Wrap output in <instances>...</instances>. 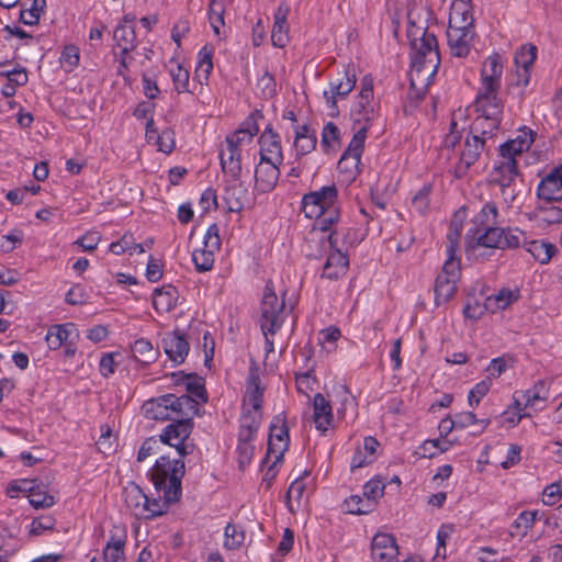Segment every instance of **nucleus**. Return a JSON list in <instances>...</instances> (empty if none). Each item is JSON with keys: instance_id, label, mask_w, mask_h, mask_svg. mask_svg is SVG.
<instances>
[{"instance_id": "nucleus-11", "label": "nucleus", "mask_w": 562, "mask_h": 562, "mask_svg": "<svg viewBox=\"0 0 562 562\" xmlns=\"http://www.w3.org/2000/svg\"><path fill=\"white\" fill-rule=\"evenodd\" d=\"M282 162H273L262 155L255 169V188L260 193L271 192L280 178L279 167Z\"/></svg>"}, {"instance_id": "nucleus-40", "label": "nucleus", "mask_w": 562, "mask_h": 562, "mask_svg": "<svg viewBox=\"0 0 562 562\" xmlns=\"http://www.w3.org/2000/svg\"><path fill=\"white\" fill-rule=\"evenodd\" d=\"M368 130H369V126L363 125L361 128H359L353 134L348 147L345 149L346 155L353 156L361 160Z\"/></svg>"}, {"instance_id": "nucleus-28", "label": "nucleus", "mask_w": 562, "mask_h": 562, "mask_svg": "<svg viewBox=\"0 0 562 562\" xmlns=\"http://www.w3.org/2000/svg\"><path fill=\"white\" fill-rule=\"evenodd\" d=\"M172 402V406L175 407V415L177 418L181 417H192L200 416V405L199 402L190 395L182 394L176 395L169 393Z\"/></svg>"}, {"instance_id": "nucleus-54", "label": "nucleus", "mask_w": 562, "mask_h": 562, "mask_svg": "<svg viewBox=\"0 0 562 562\" xmlns=\"http://www.w3.org/2000/svg\"><path fill=\"white\" fill-rule=\"evenodd\" d=\"M525 406L533 407L538 402L547 400V390L543 382L537 383L532 389L524 392Z\"/></svg>"}, {"instance_id": "nucleus-2", "label": "nucleus", "mask_w": 562, "mask_h": 562, "mask_svg": "<svg viewBox=\"0 0 562 562\" xmlns=\"http://www.w3.org/2000/svg\"><path fill=\"white\" fill-rule=\"evenodd\" d=\"M521 232L518 228L487 226L468 229L465 234V252L468 257H484L476 254L481 248L515 249L520 246Z\"/></svg>"}, {"instance_id": "nucleus-30", "label": "nucleus", "mask_w": 562, "mask_h": 562, "mask_svg": "<svg viewBox=\"0 0 562 562\" xmlns=\"http://www.w3.org/2000/svg\"><path fill=\"white\" fill-rule=\"evenodd\" d=\"M518 299L519 292L517 290L513 291L509 288H503L496 294L486 297L487 307L491 313H496L497 311L505 310Z\"/></svg>"}, {"instance_id": "nucleus-13", "label": "nucleus", "mask_w": 562, "mask_h": 562, "mask_svg": "<svg viewBox=\"0 0 562 562\" xmlns=\"http://www.w3.org/2000/svg\"><path fill=\"white\" fill-rule=\"evenodd\" d=\"M537 198L547 201L562 200V165L554 167L538 184Z\"/></svg>"}, {"instance_id": "nucleus-43", "label": "nucleus", "mask_w": 562, "mask_h": 562, "mask_svg": "<svg viewBox=\"0 0 562 562\" xmlns=\"http://www.w3.org/2000/svg\"><path fill=\"white\" fill-rule=\"evenodd\" d=\"M557 251L553 244L544 241H532L530 252L540 263H548Z\"/></svg>"}, {"instance_id": "nucleus-15", "label": "nucleus", "mask_w": 562, "mask_h": 562, "mask_svg": "<svg viewBox=\"0 0 562 562\" xmlns=\"http://www.w3.org/2000/svg\"><path fill=\"white\" fill-rule=\"evenodd\" d=\"M161 346L168 358L176 364L184 362L190 349L186 335L179 330L166 334Z\"/></svg>"}, {"instance_id": "nucleus-4", "label": "nucleus", "mask_w": 562, "mask_h": 562, "mask_svg": "<svg viewBox=\"0 0 562 562\" xmlns=\"http://www.w3.org/2000/svg\"><path fill=\"white\" fill-rule=\"evenodd\" d=\"M475 112L470 132L485 143L493 138L503 121L504 104L499 98H475Z\"/></svg>"}, {"instance_id": "nucleus-12", "label": "nucleus", "mask_w": 562, "mask_h": 562, "mask_svg": "<svg viewBox=\"0 0 562 562\" xmlns=\"http://www.w3.org/2000/svg\"><path fill=\"white\" fill-rule=\"evenodd\" d=\"M171 379L175 386H184L187 395L192 396L196 401L206 403L209 400L205 389L204 379L196 373H186L184 371H177L171 373Z\"/></svg>"}, {"instance_id": "nucleus-8", "label": "nucleus", "mask_w": 562, "mask_h": 562, "mask_svg": "<svg viewBox=\"0 0 562 562\" xmlns=\"http://www.w3.org/2000/svg\"><path fill=\"white\" fill-rule=\"evenodd\" d=\"M503 64L499 55L488 56L481 69L482 88L476 98H498Z\"/></svg>"}, {"instance_id": "nucleus-18", "label": "nucleus", "mask_w": 562, "mask_h": 562, "mask_svg": "<svg viewBox=\"0 0 562 562\" xmlns=\"http://www.w3.org/2000/svg\"><path fill=\"white\" fill-rule=\"evenodd\" d=\"M557 201L538 199L533 211V220L539 226H549L562 223V207L555 205Z\"/></svg>"}, {"instance_id": "nucleus-37", "label": "nucleus", "mask_w": 562, "mask_h": 562, "mask_svg": "<svg viewBox=\"0 0 562 562\" xmlns=\"http://www.w3.org/2000/svg\"><path fill=\"white\" fill-rule=\"evenodd\" d=\"M29 502L35 509H46L56 504V498L47 491H42L38 485H35L34 490L29 495Z\"/></svg>"}, {"instance_id": "nucleus-7", "label": "nucleus", "mask_w": 562, "mask_h": 562, "mask_svg": "<svg viewBox=\"0 0 562 562\" xmlns=\"http://www.w3.org/2000/svg\"><path fill=\"white\" fill-rule=\"evenodd\" d=\"M220 228L216 223L211 224L203 238V248L192 252V261L196 271L206 272L214 266V254L221 248Z\"/></svg>"}, {"instance_id": "nucleus-50", "label": "nucleus", "mask_w": 562, "mask_h": 562, "mask_svg": "<svg viewBox=\"0 0 562 562\" xmlns=\"http://www.w3.org/2000/svg\"><path fill=\"white\" fill-rule=\"evenodd\" d=\"M305 490H306V486H305V483L303 482V476L295 479L291 483V485L286 492V506L291 513L295 512V509L292 505V499L296 501L297 504L300 505L301 499L303 498V495L305 493Z\"/></svg>"}, {"instance_id": "nucleus-6", "label": "nucleus", "mask_w": 562, "mask_h": 562, "mask_svg": "<svg viewBox=\"0 0 562 562\" xmlns=\"http://www.w3.org/2000/svg\"><path fill=\"white\" fill-rule=\"evenodd\" d=\"M338 190L335 184L324 186L319 190L311 191L302 198V210L306 217L319 216L324 211L338 207Z\"/></svg>"}, {"instance_id": "nucleus-57", "label": "nucleus", "mask_w": 562, "mask_h": 562, "mask_svg": "<svg viewBox=\"0 0 562 562\" xmlns=\"http://www.w3.org/2000/svg\"><path fill=\"white\" fill-rule=\"evenodd\" d=\"M486 311H490L487 307V301L481 303L477 300H473V302L469 301L463 307V315L467 319L479 321L483 317Z\"/></svg>"}, {"instance_id": "nucleus-1", "label": "nucleus", "mask_w": 562, "mask_h": 562, "mask_svg": "<svg viewBox=\"0 0 562 562\" xmlns=\"http://www.w3.org/2000/svg\"><path fill=\"white\" fill-rule=\"evenodd\" d=\"M430 16L429 9L418 10L415 2L407 9V38L414 52L412 68L419 74L431 65L432 69L428 75V80L436 76L440 65L437 37L428 31Z\"/></svg>"}, {"instance_id": "nucleus-35", "label": "nucleus", "mask_w": 562, "mask_h": 562, "mask_svg": "<svg viewBox=\"0 0 562 562\" xmlns=\"http://www.w3.org/2000/svg\"><path fill=\"white\" fill-rule=\"evenodd\" d=\"M537 58V47L535 45H524L515 53L514 61L517 69H522L525 72L529 70Z\"/></svg>"}, {"instance_id": "nucleus-58", "label": "nucleus", "mask_w": 562, "mask_h": 562, "mask_svg": "<svg viewBox=\"0 0 562 562\" xmlns=\"http://www.w3.org/2000/svg\"><path fill=\"white\" fill-rule=\"evenodd\" d=\"M263 114L256 110L252 112L241 124L240 132H244V135L247 136V142H251L252 137L258 134V120L262 119Z\"/></svg>"}, {"instance_id": "nucleus-16", "label": "nucleus", "mask_w": 562, "mask_h": 562, "mask_svg": "<svg viewBox=\"0 0 562 562\" xmlns=\"http://www.w3.org/2000/svg\"><path fill=\"white\" fill-rule=\"evenodd\" d=\"M194 422L192 417L175 418L168 424L160 434V441L165 445L172 446V443L180 440H187L192 434Z\"/></svg>"}, {"instance_id": "nucleus-64", "label": "nucleus", "mask_w": 562, "mask_h": 562, "mask_svg": "<svg viewBox=\"0 0 562 562\" xmlns=\"http://www.w3.org/2000/svg\"><path fill=\"white\" fill-rule=\"evenodd\" d=\"M431 187L430 184L424 186L413 198L412 204L415 207V210L424 214L428 206H429V194H430Z\"/></svg>"}, {"instance_id": "nucleus-59", "label": "nucleus", "mask_w": 562, "mask_h": 562, "mask_svg": "<svg viewBox=\"0 0 562 562\" xmlns=\"http://www.w3.org/2000/svg\"><path fill=\"white\" fill-rule=\"evenodd\" d=\"M158 150L164 154H171L176 147L175 131L172 128L164 130L157 140L154 143Z\"/></svg>"}, {"instance_id": "nucleus-61", "label": "nucleus", "mask_w": 562, "mask_h": 562, "mask_svg": "<svg viewBox=\"0 0 562 562\" xmlns=\"http://www.w3.org/2000/svg\"><path fill=\"white\" fill-rule=\"evenodd\" d=\"M142 85H143V92L147 99L155 100L158 98L160 90L157 85L155 72H153V74L144 72L142 75Z\"/></svg>"}, {"instance_id": "nucleus-17", "label": "nucleus", "mask_w": 562, "mask_h": 562, "mask_svg": "<svg viewBox=\"0 0 562 562\" xmlns=\"http://www.w3.org/2000/svg\"><path fill=\"white\" fill-rule=\"evenodd\" d=\"M349 268V258L347 250L329 251L323 266L321 278L327 280H338L344 277Z\"/></svg>"}, {"instance_id": "nucleus-31", "label": "nucleus", "mask_w": 562, "mask_h": 562, "mask_svg": "<svg viewBox=\"0 0 562 562\" xmlns=\"http://www.w3.org/2000/svg\"><path fill=\"white\" fill-rule=\"evenodd\" d=\"M265 387L261 385L260 379L256 374H250L247 380L246 397L251 405V411L260 412L263 403Z\"/></svg>"}, {"instance_id": "nucleus-62", "label": "nucleus", "mask_w": 562, "mask_h": 562, "mask_svg": "<svg viewBox=\"0 0 562 562\" xmlns=\"http://www.w3.org/2000/svg\"><path fill=\"white\" fill-rule=\"evenodd\" d=\"M360 161V159L353 156H348L344 151L337 164V168L340 172L349 173L352 178H355L359 172Z\"/></svg>"}, {"instance_id": "nucleus-32", "label": "nucleus", "mask_w": 562, "mask_h": 562, "mask_svg": "<svg viewBox=\"0 0 562 562\" xmlns=\"http://www.w3.org/2000/svg\"><path fill=\"white\" fill-rule=\"evenodd\" d=\"M456 280L449 279L447 276H437L435 282V302L441 305L448 302L457 291Z\"/></svg>"}, {"instance_id": "nucleus-55", "label": "nucleus", "mask_w": 562, "mask_h": 562, "mask_svg": "<svg viewBox=\"0 0 562 562\" xmlns=\"http://www.w3.org/2000/svg\"><path fill=\"white\" fill-rule=\"evenodd\" d=\"M389 550L391 553L398 550L395 538L390 533H376L372 540L371 551Z\"/></svg>"}, {"instance_id": "nucleus-20", "label": "nucleus", "mask_w": 562, "mask_h": 562, "mask_svg": "<svg viewBox=\"0 0 562 562\" xmlns=\"http://www.w3.org/2000/svg\"><path fill=\"white\" fill-rule=\"evenodd\" d=\"M77 333L74 323L55 324L47 329L45 340L50 350H57L72 339Z\"/></svg>"}, {"instance_id": "nucleus-29", "label": "nucleus", "mask_w": 562, "mask_h": 562, "mask_svg": "<svg viewBox=\"0 0 562 562\" xmlns=\"http://www.w3.org/2000/svg\"><path fill=\"white\" fill-rule=\"evenodd\" d=\"M247 192L246 186L240 180L234 181V183L225 188V199L228 203L229 212H240L243 210Z\"/></svg>"}, {"instance_id": "nucleus-22", "label": "nucleus", "mask_w": 562, "mask_h": 562, "mask_svg": "<svg viewBox=\"0 0 562 562\" xmlns=\"http://www.w3.org/2000/svg\"><path fill=\"white\" fill-rule=\"evenodd\" d=\"M313 408L315 427L325 434L334 420L331 405L322 393H317L313 398Z\"/></svg>"}, {"instance_id": "nucleus-45", "label": "nucleus", "mask_w": 562, "mask_h": 562, "mask_svg": "<svg viewBox=\"0 0 562 562\" xmlns=\"http://www.w3.org/2000/svg\"><path fill=\"white\" fill-rule=\"evenodd\" d=\"M340 142V130L333 122H327L322 131L321 146L325 153L333 148L334 143Z\"/></svg>"}, {"instance_id": "nucleus-56", "label": "nucleus", "mask_w": 562, "mask_h": 562, "mask_svg": "<svg viewBox=\"0 0 562 562\" xmlns=\"http://www.w3.org/2000/svg\"><path fill=\"white\" fill-rule=\"evenodd\" d=\"M538 516L537 510H524L512 524V528L521 530L522 536L533 526Z\"/></svg>"}, {"instance_id": "nucleus-42", "label": "nucleus", "mask_w": 562, "mask_h": 562, "mask_svg": "<svg viewBox=\"0 0 562 562\" xmlns=\"http://www.w3.org/2000/svg\"><path fill=\"white\" fill-rule=\"evenodd\" d=\"M224 13L225 7L224 2H210L209 5V21L213 32L216 36L221 35V27L224 26Z\"/></svg>"}, {"instance_id": "nucleus-36", "label": "nucleus", "mask_w": 562, "mask_h": 562, "mask_svg": "<svg viewBox=\"0 0 562 562\" xmlns=\"http://www.w3.org/2000/svg\"><path fill=\"white\" fill-rule=\"evenodd\" d=\"M177 502H167L166 498H149L145 497V503H143V508L148 514L146 515L147 519H154L156 517H160L168 512L170 505L176 504Z\"/></svg>"}, {"instance_id": "nucleus-52", "label": "nucleus", "mask_w": 562, "mask_h": 562, "mask_svg": "<svg viewBox=\"0 0 562 562\" xmlns=\"http://www.w3.org/2000/svg\"><path fill=\"white\" fill-rule=\"evenodd\" d=\"M224 547L228 550L238 549L245 539L244 531H238L236 526L233 524H227V526L224 529Z\"/></svg>"}, {"instance_id": "nucleus-14", "label": "nucleus", "mask_w": 562, "mask_h": 562, "mask_svg": "<svg viewBox=\"0 0 562 562\" xmlns=\"http://www.w3.org/2000/svg\"><path fill=\"white\" fill-rule=\"evenodd\" d=\"M142 408L147 419L164 422L176 418L175 407L172 406L169 393L146 401Z\"/></svg>"}, {"instance_id": "nucleus-21", "label": "nucleus", "mask_w": 562, "mask_h": 562, "mask_svg": "<svg viewBox=\"0 0 562 562\" xmlns=\"http://www.w3.org/2000/svg\"><path fill=\"white\" fill-rule=\"evenodd\" d=\"M520 132L521 134L516 138L508 139L499 146V155L502 159L516 160V156L529 149L533 143L532 132H526L525 130Z\"/></svg>"}, {"instance_id": "nucleus-53", "label": "nucleus", "mask_w": 562, "mask_h": 562, "mask_svg": "<svg viewBox=\"0 0 562 562\" xmlns=\"http://www.w3.org/2000/svg\"><path fill=\"white\" fill-rule=\"evenodd\" d=\"M127 540L126 530L121 526H113L104 549L125 550Z\"/></svg>"}, {"instance_id": "nucleus-3", "label": "nucleus", "mask_w": 562, "mask_h": 562, "mask_svg": "<svg viewBox=\"0 0 562 562\" xmlns=\"http://www.w3.org/2000/svg\"><path fill=\"white\" fill-rule=\"evenodd\" d=\"M184 473L186 465L182 459H170L168 456H160L147 475L155 490L165 494L167 502H180Z\"/></svg>"}, {"instance_id": "nucleus-47", "label": "nucleus", "mask_w": 562, "mask_h": 562, "mask_svg": "<svg viewBox=\"0 0 562 562\" xmlns=\"http://www.w3.org/2000/svg\"><path fill=\"white\" fill-rule=\"evenodd\" d=\"M170 76L178 93L189 92L190 74L182 65L177 64L170 69Z\"/></svg>"}, {"instance_id": "nucleus-5", "label": "nucleus", "mask_w": 562, "mask_h": 562, "mask_svg": "<svg viewBox=\"0 0 562 562\" xmlns=\"http://www.w3.org/2000/svg\"><path fill=\"white\" fill-rule=\"evenodd\" d=\"M284 310V300L279 301L273 282L268 280L260 303L259 324L262 334L276 335L281 329L285 319Z\"/></svg>"}, {"instance_id": "nucleus-23", "label": "nucleus", "mask_w": 562, "mask_h": 562, "mask_svg": "<svg viewBox=\"0 0 562 562\" xmlns=\"http://www.w3.org/2000/svg\"><path fill=\"white\" fill-rule=\"evenodd\" d=\"M472 30L448 29L447 37L451 55L463 58L467 57L471 48Z\"/></svg>"}, {"instance_id": "nucleus-24", "label": "nucleus", "mask_w": 562, "mask_h": 562, "mask_svg": "<svg viewBox=\"0 0 562 562\" xmlns=\"http://www.w3.org/2000/svg\"><path fill=\"white\" fill-rule=\"evenodd\" d=\"M179 299V292L176 286L166 284L160 289H155L153 293V306L158 313H168L172 311Z\"/></svg>"}, {"instance_id": "nucleus-33", "label": "nucleus", "mask_w": 562, "mask_h": 562, "mask_svg": "<svg viewBox=\"0 0 562 562\" xmlns=\"http://www.w3.org/2000/svg\"><path fill=\"white\" fill-rule=\"evenodd\" d=\"M133 357L143 364L153 363L157 358V350L154 349L148 339L139 338L132 346Z\"/></svg>"}, {"instance_id": "nucleus-51", "label": "nucleus", "mask_w": 562, "mask_h": 562, "mask_svg": "<svg viewBox=\"0 0 562 562\" xmlns=\"http://www.w3.org/2000/svg\"><path fill=\"white\" fill-rule=\"evenodd\" d=\"M339 207H331L324 211L319 216H314L313 218H316V225L319 231L328 232L339 221Z\"/></svg>"}, {"instance_id": "nucleus-63", "label": "nucleus", "mask_w": 562, "mask_h": 562, "mask_svg": "<svg viewBox=\"0 0 562 562\" xmlns=\"http://www.w3.org/2000/svg\"><path fill=\"white\" fill-rule=\"evenodd\" d=\"M257 87L261 91V95L265 99H270L276 94V80L274 77L266 71L257 81Z\"/></svg>"}, {"instance_id": "nucleus-38", "label": "nucleus", "mask_w": 562, "mask_h": 562, "mask_svg": "<svg viewBox=\"0 0 562 562\" xmlns=\"http://www.w3.org/2000/svg\"><path fill=\"white\" fill-rule=\"evenodd\" d=\"M260 144V158H262V155L268 158L269 160H272L273 162H282L283 161V154H282V147H281V139L273 138L269 139L268 142H259Z\"/></svg>"}, {"instance_id": "nucleus-41", "label": "nucleus", "mask_w": 562, "mask_h": 562, "mask_svg": "<svg viewBox=\"0 0 562 562\" xmlns=\"http://www.w3.org/2000/svg\"><path fill=\"white\" fill-rule=\"evenodd\" d=\"M59 61L66 72H71L80 61L79 48L74 44L66 45L60 54Z\"/></svg>"}, {"instance_id": "nucleus-26", "label": "nucleus", "mask_w": 562, "mask_h": 562, "mask_svg": "<svg viewBox=\"0 0 562 562\" xmlns=\"http://www.w3.org/2000/svg\"><path fill=\"white\" fill-rule=\"evenodd\" d=\"M261 422V413L254 412L250 408H244L240 416V426L238 430L239 441H254Z\"/></svg>"}, {"instance_id": "nucleus-25", "label": "nucleus", "mask_w": 562, "mask_h": 562, "mask_svg": "<svg viewBox=\"0 0 562 562\" xmlns=\"http://www.w3.org/2000/svg\"><path fill=\"white\" fill-rule=\"evenodd\" d=\"M518 175L519 171L516 160L503 159L498 165L494 167V182L501 187L502 194L506 193V189L510 188L512 182Z\"/></svg>"}, {"instance_id": "nucleus-10", "label": "nucleus", "mask_w": 562, "mask_h": 562, "mask_svg": "<svg viewBox=\"0 0 562 562\" xmlns=\"http://www.w3.org/2000/svg\"><path fill=\"white\" fill-rule=\"evenodd\" d=\"M486 143L473 133L469 132L464 140V148L461 151L458 164L453 168L457 179L467 176L469 169L477 161L481 153L485 149Z\"/></svg>"}, {"instance_id": "nucleus-19", "label": "nucleus", "mask_w": 562, "mask_h": 562, "mask_svg": "<svg viewBox=\"0 0 562 562\" xmlns=\"http://www.w3.org/2000/svg\"><path fill=\"white\" fill-rule=\"evenodd\" d=\"M473 23L472 2H451L449 29L472 30Z\"/></svg>"}, {"instance_id": "nucleus-49", "label": "nucleus", "mask_w": 562, "mask_h": 562, "mask_svg": "<svg viewBox=\"0 0 562 562\" xmlns=\"http://www.w3.org/2000/svg\"><path fill=\"white\" fill-rule=\"evenodd\" d=\"M56 525V519L52 515H42L38 517H35L31 525L29 533L31 536H40L44 531H52L54 530Z\"/></svg>"}, {"instance_id": "nucleus-60", "label": "nucleus", "mask_w": 562, "mask_h": 562, "mask_svg": "<svg viewBox=\"0 0 562 562\" xmlns=\"http://www.w3.org/2000/svg\"><path fill=\"white\" fill-rule=\"evenodd\" d=\"M384 484L378 479H371L363 485V496L373 502V506H375L376 499L383 496L384 493Z\"/></svg>"}, {"instance_id": "nucleus-39", "label": "nucleus", "mask_w": 562, "mask_h": 562, "mask_svg": "<svg viewBox=\"0 0 562 562\" xmlns=\"http://www.w3.org/2000/svg\"><path fill=\"white\" fill-rule=\"evenodd\" d=\"M213 49L207 45H204L198 53V76L204 77V80H209V77L213 70Z\"/></svg>"}, {"instance_id": "nucleus-9", "label": "nucleus", "mask_w": 562, "mask_h": 562, "mask_svg": "<svg viewBox=\"0 0 562 562\" xmlns=\"http://www.w3.org/2000/svg\"><path fill=\"white\" fill-rule=\"evenodd\" d=\"M290 443L289 427L286 425L285 415L279 414L272 418L270 424V432L268 440V451L262 463H266L269 456L273 454L277 462L283 460L284 452L288 450Z\"/></svg>"}, {"instance_id": "nucleus-27", "label": "nucleus", "mask_w": 562, "mask_h": 562, "mask_svg": "<svg viewBox=\"0 0 562 562\" xmlns=\"http://www.w3.org/2000/svg\"><path fill=\"white\" fill-rule=\"evenodd\" d=\"M357 82L356 70L351 65L344 66V70L338 72L337 78L329 82L336 95L346 98L355 88Z\"/></svg>"}, {"instance_id": "nucleus-44", "label": "nucleus", "mask_w": 562, "mask_h": 562, "mask_svg": "<svg viewBox=\"0 0 562 562\" xmlns=\"http://www.w3.org/2000/svg\"><path fill=\"white\" fill-rule=\"evenodd\" d=\"M498 210L495 203L486 202L479 214L475 216V223L480 226H494L497 222Z\"/></svg>"}, {"instance_id": "nucleus-46", "label": "nucleus", "mask_w": 562, "mask_h": 562, "mask_svg": "<svg viewBox=\"0 0 562 562\" xmlns=\"http://www.w3.org/2000/svg\"><path fill=\"white\" fill-rule=\"evenodd\" d=\"M46 2H32L30 9H20L19 20L25 25H36L40 21L41 12L44 10Z\"/></svg>"}, {"instance_id": "nucleus-34", "label": "nucleus", "mask_w": 562, "mask_h": 562, "mask_svg": "<svg viewBox=\"0 0 562 562\" xmlns=\"http://www.w3.org/2000/svg\"><path fill=\"white\" fill-rule=\"evenodd\" d=\"M346 513L352 515H364L373 510V502L366 496L351 495L344 502Z\"/></svg>"}, {"instance_id": "nucleus-48", "label": "nucleus", "mask_w": 562, "mask_h": 562, "mask_svg": "<svg viewBox=\"0 0 562 562\" xmlns=\"http://www.w3.org/2000/svg\"><path fill=\"white\" fill-rule=\"evenodd\" d=\"M492 386V381L490 378H485L484 380L477 382L469 392L468 403L469 406L475 408L479 406L481 400L488 393Z\"/></svg>"}]
</instances>
